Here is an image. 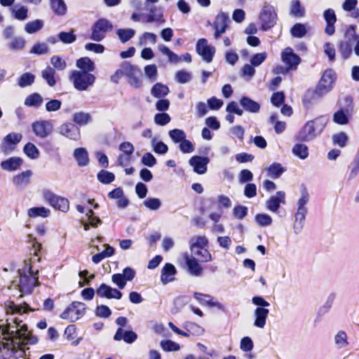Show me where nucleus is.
Instances as JSON below:
<instances>
[{"instance_id": "obj_1", "label": "nucleus", "mask_w": 359, "mask_h": 359, "mask_svg": "<svg viewBox=\"0 0 359 359\" xmlns=\"http://www.w3.org/2000/svg\"><path fill=\"white\" fill-rule=\"evenodd\" d=\"M19 283L16 285L20 294V298L24 294H31L34 287L39 285L38 280V271L34 272L30 261L25 260L22 268L18 269Z\"/></svg>"}, {"instance_id": "obj_2", "label": "nucleus", "mask_w": 359, "mask_h": 359, "mask_svg": "<svg viewBox=\"0 0 359 359\" xmlns=\"http://www.w3.org/2000/svg\"><path fill=\"white\" fill-rule=\"evenodd\" d=\"M328 121L327 116H320L307 121L295 135V139L302 142L313 141L322 133Z\"/></svg>"}, {"instance_id": "obj_3", "label": "nucleus", "mask_w": 359, "mask_h": 359, "mask_svg": "<svg viewBox=\"0 0 359 359\" xmlns=\"http://www.w3.org/2000/svg\"><path fill=\"white\" fill-rule=\"evenodd\" d=\"M336 80L335 72L332 69H327L324 72L315 91L309 90L305 95L304 100L310 96L316 95L322 97L327 94L333 88Z\"/></svg>"}, {"instance_id": "obj_4", "label": "nucleus", "mask_w": 359, "mask_h": 359, "mask_svg": "<svg viewBox=\"0 0 359 359\" xmlns=\"http://www.w3.org/2000/svg\"><path fill=\"white\" fill-rule=\"evenodd\" d=\"M95 76L92 73L83 71L74 70L69 76L75 89L79 91H85L93 86L95 81Z\"/></svg>"}, {"instance_id": "obj_5", "label": "nucleus", "mask_w": 359, "mask_h": 359, "mask_svg": "<svg viewBox=\"0 0 359 359\" xmlns=\"http://www.w3.org/2000/svg\"><path fill=\"white\" fill-rule=\"evenodd\" d=\"M353 109V99L346 96L339 102V109L333 114V121L338 125H346L349 122Z\"/></svg>"}, {"instance_id": "obj_6", "label": "nucleus", "mask_w": 359, "mask_h": 359, "mask_svg": "<svg viewBox=\"0 0 359 359\" xmlns=\"http://www.w3.org/2000/svg\"><path fill=\"white\" fill-rule=\"evenodd\" d=\"M42 196L43 199L55 209L63 212L69 210V202L67 198L55 194L49 189H43Z\"/></svg>"}, {"instance_id": "obj_7", "label": "nucleus", "mask_w": 359, "mask_h": 359, "mask_svg": "<svg viewBox=\"0 0 359 359\" xmlns=\"http://www.w3.org/2000/svg\"><path fill=\"white\" fill-rule=\"evenodd\" d=\"M259 20L261 22V29L263 31H266L274 27L277 20V14L274 7L265 4L260 11Z\"/></svg>"}, {"instance_id": "obj_8", "label": "nucleus", "mask_w": 359, "mask_h": 359, "mask_svg": "<svg viewBox=\"0 0 359 359\" xmlns=\"http://www.w3.org/2000/svg\"><path fill=\"white\" fill-rule=\"evenodd\" d=\"M112 29L113 25L109 20L99 19L92 27L90 39L95 41H101L105 38L107 33Z\"/></svg>"}, {"instance_id": "obj_9", "label": "nucleus", "mask_w": 359, "mask_h": 359, "mask_svg": "<svg viewBox=\"0 0 359 359\" xmlns=\"http://www.w3.org/2000/svg\"><path fill=\"white\" fill-rule=\"evenodd\" d=\"M86 311V305L80 302H73L60 316L62 319L75 322L80 319Z\"/></svg>"}, {"instance_id": "obj_10", "label": "nucleus", "mask_w": 359, "mask_h": 359, "mask_svg": "<svg viewBox=\"0 0 359 359\" xmlns=\"http://www.w3.org/2000/svg\"><path fill=\"white\" fill-rule=\"evenodd\" d=\"M123 70L124 76L127 77L128 82L132 87L140 88L142 86L141 71L137 67L128 62H124Z\"/></svg>"}, {"instance_id": "obj_11", "label": "nucleus", "mask_w": 359, "mask_h": 359, "mask_svg": "<svg viewBox=\"0 0 359 359\" xmlns=\"http://www.w3.org/2000/svg\"><path fill=\"white\" fill-rule=\"evenodd\" d=\"M196 49L197 53L202 57L204 61L208 63L212 62L215 53V48L213 46H209L205 39H200L198 41Z\"/></svg>"}, {"instance_id": "obj_12", "label": "nucleus", "mask_w": 359, "mask_h": 359, "mask_svg": "<svg viewBox=\"0 0 359 359\" xmlns=\"http://www.w3.org/2000/svg\"><path fill=\"white\" fill-rule=\"evenodd\" d=\"M22 138V135L20 133H11L8 134L5 136L1 144V151L6 154L11 153Z\"/></svg>"}, {"instance_id": "obj_13", "label": "nucleus", "mask_w": 359, "mask_h": 359, "mask_svg": "<svg viewBox=\"0 0 359 359\" xmlns=\"http://www.w3.org/2000/svg\"><path fill=\"white\" fill-rule=\"evenodd\" d=\"M281 60L287 67V70L295 69L301 61L299 56L290 47L285 48L282 52Z\"/></svg>"}, {"instance_id": "obj_14", "label": "nucleus", "mask_w": 359, "mask_h": 359, "mask_svg": "<svg viewBox=\"0 0 359 359\" xmlns=\"http://www.w3.org/2000/svg\"><path fill=\"white\" fill-rule=\"evenodd\" d=\"M32 130L36 136L41 138H46L53 131V125L48 121H37L32 125Z\"/></svg>"}, {"instance_id": "obj_15", "label": "nucleus", "mask_w": 359, "mask_h": 359, "mask_svg": "<svg viewBox=\"0 0 359 359\" xmlns=\"http://www.w3.org/2000/svg\"><path fill=\"white\" fill-rule=\"evenodd\" d=\"M96 294L101 298L121 299L123 294L121 291L102 283L96 290Z\"/></svg>"}, {"instance_id": "obj_16", "label": "nucleus", "mask_w": 359, "mask_h": 359, "mask_svg": "<svg viewBox=\"0 0 359 359\" xmlns=\"http://www.w3.org/2000/svg\"><path fill=\"white\" fill-rule=\"evenodd\" d=\"M228 20V14L224 12H220L219 13L217 14L213 25V27L215 29L214 36L215 39H219L221 34L226 32Z\"/></svg>"}, {"instance_id": "obj_17", "label": "nucleus", "mask_w": 359, "mask_h": 359, "mask_svg": "<svg viewBox=\"0 0 359 359\" xmlns=\"http://www.w3.org/2000/svg\"><path fill=\"white\" fill-rule=\"evenodd\" d=\"M285 203V193L283 191H278L276 192V195L271 196L266 201V207L269 211L276 212L280 204L284 205Z\"/></svg>"}, {"instance_id": "obj_18", "label": "nucleus", "mask_w": 359, "mask_h": 359, "mask_svg": "<svg viewBox=\"0 0 359 359\" xmlns=\"http://www.w3.org/2000/svg\"><path fill=\"white\" fill-rule=\"evenodd\" d=\"M189 162L195 172L203 175L207 172V165L210 159L206 156H194L189 159Z\"/></svg>"}, {"instance_id": "obj_19", "label": "nucleus", "mask_w": 359, "mask_h": 359, "mask_svg": "<svg viewBox=\"0 0 359 359\" xmlns=\"http://www.w3.org/2000/svg\"><path fill=\"white\" fill-rule=\"evenodd\" d=\"M194 296L195 299L198 302V303L202 306L217 307L220 310L224 309V306L219 302L215 301L214 297L210 294L194 292Z\"/></svg>"}, {"instance_id": "obj_20", "label": "nucleus", "mask_w": 359, "mask_h": 359, "mask_svg": "<svg viewBox=\"0 0 359 359\" xmlns=\"http://www.w3.org/2000/svg\"><path fill=\"white\" fill-rule=\"evenodd\" d=\"M59 133L73 140H77L80 137L79 128L72 123H64L59 127Z\"/></svg>"}, {"instance_id": "obj_21", "label": "nucleus", "mask_w": 359, "mask_h": 359, "mask_svg": "<svg viewBox=\"0 0 359 359\" xmlns=\"http://www.w3.org/2000/svg\"><path fill=\"white\" fill-rule=\"evenodd\" d=\"M184 259L190 274L197 277L202 275L203 267L201 266L199 261H198L196 257L189 256L188 254H185Z\"/></svg>"}, {"instance_id": "obj_22", "label": "nucleus", "mask_w": 359, "mask_h": 359, "mask_svg": "<svg viewBox=\"0 0 359 359\" xmlns=\"http://www.w3.org/2000/svg\"><path fill=\"white\" fill-rule=\"evenodd\" d=\"M323 17L326 21V27L325 29V32L329 35L332 36L335 32V27L334 24L337 22V17L335 12L333 9L329 8L324 11Z\"/></svg>"}, {"instance_id": "obj_23", "label": "nucleus", "mask_w": 359, "mask_h": 359, "mask_svg": "<svg viewBox=\"0 0 359 359\" xmlns=\"http://www.w3.org/2000/svg\"><path fill=\"white\" fill-rule=\"evenodd\" d=\"M269 313V310L268 309L257 307L254 311V326L259 329H264Z\"/></svg>"}, {"instance_id": "obj_24", "label": "nucleus", "mask_w": 359, "mask_h": 359, "mask_svg": "<svg viewBox=\"0 0 359 359\" xmlns=\"http://www.w3.org/2000/svg\"><path fill=\"white\" fill-rule=\"evenodd\" d=\"M23 160L18 156L10 157L0 163L2 170L8 172H14L18 170L22 165Z\"/></svg>"}, {"instance_id": "obj_25", "label": "nucleus", "mask_w": 359, "mask_h": 359, "mask_svg": "<svg viewBox=\"0 0 359 359\" xmlns=\"http://www.w3.org/2000/svg\"><path fill=\"white\" fill-rule=\"evenodd\" d=\"M306 213V208L297 207V212L294 215L295 219L293 225V229L295 234L299 233L303 229Z\"/></svg>"}, {"instance_id": "obj_26", "label": "nucleus", "mask_w": 359, "mask_h": 359, "mask_svg": "<svg viewBox=\"0 0 359 359\" xmlns=\"http://www.w3.org/2000/svg\"><path fill=\"white\" fill-rule=\"evenodd\" d=\"M32 175V171L27 170L22 172L21 173L15 175L12 182L14 186L18 188H23L27 186L30 183L31 177Z\"/></svg>"}, {"instance_id": "obj_27", "label": "nucleus", "mask_w": 359, "mask_h": 359, "mask_svg": "<svg viewBox=\"0 0 359 359\" xmlns=\"http://www.w3.org/2000/svg\"><path fill=\"white\" fill-rule=\"evenodd\" d=\"M28 311H34L29 306L24 302L22 304H16L13 302L10 301L6 305V313L7 314H22L27 313Z\"/></svg>"}, {"instance_id": "obj_28", "label": "nucleus", "mask_w": 359, "mask_h": 359, "mask_svg": "<svg viewBox=\"0 0 359 359\" xmlns=\"http://www.w3.org/2000/svg\"><path fill=\"white\" fill-rule=\"evenodd\" d=\"M240 104L245 111L251 114L258 113L261 108L260 104L257 102L246 96L241 98Z\"/></svg>"}, {"instance_id": "obj_29", "label": "nucleus", "mask_w": 359, "mask_h": 359, "mask_svg": "<svg viewBox=\"0 0 359 359\" xmlns=\"http://www.w3.org/2000/svg\"><path fill=\"white\" fill-rule=\"evenodd\" d=\"M137 338V334L131 330H127L123 332L122 328H118L114 337V339L116 341L123 340L128 344H132Z\"/></svg>"}, {"instance_id": "obj_30", "label": "nucleus", "mask_w": 359, "mask_h": 359, "mask_svg": "<svg viewBox=\"0 0 359 359\" xmlns=\"http://www.w3.org/2000/svg\"><path fill=\"white\" fill-rule=\"evenodd\" d=\"M176 269L172 264L166 263L162 269L161 280L165 285L174 280Z\"/></svg>"}, {"instance_id": "obj_31", "label": "nucleus", "mask_w": 359, "mask_h": 359, "mask_svg": "<svg viewBox=\"0 0 359 359\" xmlns=\"http://www.w3.org/2000/svg\"><path fill=\"white\" fill-rule=\"evenodd\" d=\"M50 2V8L55 15L62 17L67 13V6L64 0H52Z\"/></svg>"}, {"instance_id": "obj_32", "label": "nucleus", "mask_w": 359, "mask_h": 359, "mask_svg": "<svg viewBox=\"0 0 359 359\" xmlns=\"http://www.w3.org/2000/svg\"><path fill=\"white\" fill-rule=\"evenodd\" d=\"M76 66L79 69L78 71H83L89 73L94 72L95 69L94 62L88 57H83L79 59L76 61Z\"/></svg>"}, {"instance_id": "obj_33", "label": "nucleus", "mask_w": 359, "mask_h": 359, "mask_svg": "<svg viewBox=\"0 0 359 359\" xmlns=\"http://www.w3.org/2000/svg\"><path fill=\"white\" fill-rule=\"evenodd\" d=\"M74 157L77 161L79 166H86L89 163L88 154L85 148L76 149L74 151Z\"/></svg>"}, {"instance_id": "obj_34", "label": "nucleus", "mask_w": 359, "mask_h": 359, "mask_svg": "<svg viewBox=\"0 0 359 359\" xmlns=\"http://www.w3.org/2000/svg\"><path fill=\"white\" fill-rule=\"evenodd\" d=\"M190 250L205 248L208 245V239L205 236H193L189 240Z\"/></svg>"}, {"instance_id": "obj_35", "label": "nucleus", "mask_w": 359, "mask_h": 359, "mask_svg": "<svg viewBox=\"0 0 359 359\" xmlns=\"http://www.w3.org/2000/svg\"><path fill=\"white\" fill-rule=\"evenodd\" d=\"M43 99L42 96L38 93H34L28 95L25 100V105L29 107L39 108L43 104Z\"/></svg>"}, {"instance_id": "obj_36", "label": "nucleus", "mask_w": 359, "mask_h": 359, "mask_svg": "<svg viewBox=\"0 0 359 359\" xmlns=\"http://www.w3.org/2000/svg\"><path fill=\"white\" fill-rule=\"evenodd\" d=\"M43 21L36 19L29 21L25 25L24 29L27 34H32L38 32L43 27Z\"/></svg>"}, {"instance_id": "obj_37", "label": "nucleus", "mask_w": 359, "mask_h": 359, "mask_svg": "<svg viewBox=\"0 0 359 359\" xmlns=\"http://www.w3.org/2000/svg\"><path fill=\"white\" fill-rule=\"evenodd\" d=\"M194 257L201 262H209L212 260V255L209 250L205 248L196 249V250H191Z\"/></svg>"}, {"instance_id": "obj_38", "label": "nucleus", "mask_w": 359, "mask_h": 359, "mask_svg": "<svg viewBox=\"0 0 359 359\" xmlns=\"http://www.w3.org/2000/svg\"><path fill=\"white\" fill-rule=\"evenodd\" d=\"M292 152L294 156L302 160L306 159L309 156V148L302 143L295 144L292 147Z\"/></svg>"}, {"instance_id": "obj_39", "label": "nucleus", "mask_w": 359, "mask_h": 359, "mask_svg": "<svg viewBox=\"0 0 359 359\" xmlns=\"http://www.w3.org/2000/svg\"><path fill=\"white\" fill-rule=\"evenodd\" d=\"M120 41L123 43L128 42L135 35V31L131 28L118 29L116 32Z\"/></svg>"}, {"instance_id": "obj_40", "label": "nucleus", "mask_w": 359, "mask_h": 359, "mask_svg": "<svg viewBox=\"0 0 359 359\" xmlns=\"http://www.w3.org/2000/svg\"><path fill=\"white\" fill-rule=\"evenodd\" d=\"M55 70L51 67H46L41 72L42 78L46 80L48 85L50 87H53L56 81L55 79Z\"/></svg>"}, {"instance_id": "obj_41", "label": "nucleus", "mask_w": 359, "mask_h": 359, "mask_svg": "<svg viewBox=\"0 0 359 359\" xmlns=\"http://www.w3.org/2000/svg\"><path fill=\"white\" fill-rule=\"evenodd\" d=\"M57 37L59 41L65 44H71L76 40V35L74 29H70L69 32H60L57 34Z\"/></svg>"}, {"instance_id": "obj_42", "label": "nucleus", "mask_w": 359, "mask_h": 359, "mask_svg": "<svg viewBox=\"0 0 359 359\" xmlns=\"http://www.w3.org/2000/svg\"><path fill=\"white\" fill-rule=\"evenodd\" d=\"M23 151L30 159H37L40 156L39 149L32 142L27 143L23 147Z\"/></svg>"}, {"instance_id": "obj_43", "label": "nucleus", "mask_w": 359, "mask_h": 359, "mask_svg": "<svg viewBox=\"0 0 359 359\" xmlns=\"http://www.w3.org/2000/svg\"><path fill=\"white\" fill-rule=\"evenodd\" d=\"M50 213V210L45 207H34L28 210V216L33 218L37 217L46 218L49 216Z\"/></svg>"}, {"instance_id": "obj_44", "label": "nucleus", "mask_w": 359, "mask_h": 359, "mask_svg": "<svg viewBox=\"0 0 359 359\" xmlns=\"http://www.w3.org/2000/svg\"><path fill=\"white\" fill-rule=\"evenodd\" d=\"M169 88L161 83H156L151 88V93L155 97H162L168 95Z\"/></svg>"}, {"instance_id": "obj_45", "label": "nucleus", "mask_w": 359, "mask_h": 359, "mask_svg": "<svg viewBox=\"0 0 359 359\" xmlns=\"http://www.w3.org/2000/svg\"><path fill=\"white\" fill-rule=\"evenodd\" d=\"M144 22L152 23L156 22L158 24H164L165 20L163 18L162 11H158L156 13H148L144 16L143 20Z\"/></svg>"}, {"instance_id": "obj_46", "label": "nucleus", "mask_w": 359, "mask_h": 359, "mask_svg": "<svg viewBox=\"0 0 359 359\" xmlns=\"http://www.w3.org/2000/svg\"><path fill=\"white\" fill-rule=\"evenodd\" d=\"M35 81V76L29 72L22 74L18 79V85L20 88L32 86Z\"/></svg>"}, {"instance_id": "obj_47", "label": "nucleus", "mask_w": 359, "mask_h": 359, "mask_svg": "<svg viewBox=\"0 0 359 359\" xmlns=\"http://www.w3.org/2000/svg\"><path fill=\"white\" fill-rule=\"evenodd\" d=\"M285 169L278 163L271 164L267 168L268 175L272 178H278L284 172Z\"/></svg>"}, {"instance_id": "obj_48", "label": "nucleus", "mask_w": 359, "mask_h": 359, "mask_svg": "<svg viewBox=\"0 0 359 359\" xmlns=\"http://www.w3.org/2000/svg\"><path fill=\"white\" fill-rule=\"evenodd\" d=\"M11 15L18 20H25L28 18V8L25 6H21L19 8H13L11 11Z\"/></svg>"}, {"instance_id": "obj_49", "label": "nucleus", "mask_w": 359, "mask_h": 359, "mask_svg": "<svg viewBox=\"0 0 359 359\" xmlns=\"http://www.w3.org/2000/svg\"><path fill=\"white\" fill-rule=\"evenodd\" d=\"M158 50L161 53H163V55H165L168 57V61L170 63L177 64L180 62V57L177 54H175V53L171 51L165 45H159Z\"/></svg>"}, {"instance_id": "obj_50", "label": "nucleus", "mask_w": 359, "mask_h": 359, "mask_svg": "<svg viewBox=\"0 0 359 359\" xmlns=\"http://www.w3.org/2000/svg\"><path fill=\"white\" fill-rule=\"evenodd\" d=\"M151 146L153 151L158 154H165L168 151V146L164 142L158 141L156 138L151 139Z\"/></svg>"}, {"instance_id": "obj_51", "label": "nucleus", "mask_w": 359, "mask_h": 359, "mask_svg": "<svg viewBox=\"0 0 359 359\" xmlns=\"http://www.w3.org/2000/svg\"><path fill=\"white\" fill-rule=\"evenodd\" d=\"M97 180L102 184H108L115 180L114 173L105 170H100L97 175Z\"/></svg>"}, {"instance_id": "obj_52", "label": "nucleus", "mask_w": 359, "mask_h": 359, "mask_svg": "<svg viewBox=\"0 0 359 359\" xmlns=\"http://www.w3.org/2000/svg\"><path fill=\"white\" fill-rule=\"evenodd\" d=\"M91 120V116L89 113L83 111L75 113L73 117V121L81 126L88 124Z\"/></svg>"}, {"instance_id": "obj_53", "label": "nucleus", "mask_w": 359, "mask_h": 359, "mask_svg": "<svg viewBox=\"0 0 359 359\" xmlns=\"http://www.w3.org/2000/svg\"><path fill=\"white\" fill-rule=\"evenodd\" d=\"M304 8L302 7L300 1L299 0L292 1L290 14L297 18H302L304 15Z\"/></svg>"}, {"instance_id": "obj_54", "label": "nucleus", "mask_w": 359, "mask_h": 359, "mask_svg": "<svg viewBox=\"0 0 359 359\" xmlns=\"http://www.w3.org/2000/svg\"><path fill=\"white\" fill-rule=\"evenodd\" d=\"M76 332V328L74 325H68L65 330V337L68 341H73L72 342V344L73 346H77L81 339V338H79L77 340L74 341V339H75Z\"/></svg>"}, {"instance_id": "obj_55", "label": "nucleus", "mask_w": 359, "mask_h": 359, "mask_svg": "<svg viewBox=\"0 0 359 359\" xmlns=\"http://www.w3.org/2000/svg\"><path fill=\"white\" fill-rule=\"evenodd\" d=\"M332 139L334 144L343 148L346 147L348 137L344 132H340L333 135Z\"/></svg>"}, {"instance_id": "obj_56", "label": "nucleus", "mask_w": 359, "mask_h": 359, "mask_svg": "<svg viewBox=\"0 0 359 359\" xmlns=\"http://www.w3.org/2000/svg\"><path fill=\"white\" fill-rule=\"evenodd\" d=\"M307 30L304 25L296 23L290 29L291 35L295 38H302L306 34Z\"/></svg>"}, {"instance_id": "obj_57", "label": "nucleus", "mask_w": 359, "mask_h": 359, "mask_svg": "<svg viewBox=\"0 0 359 359\" xmlns=\"http://www.w3.org/2000/svg\"><path fill=\"white\" fill-rule=\"evenodd\" d=\"M143 205L149 210L156 211L161 208L162 203L159 198H147L143 201Z\"/></svg>"}, {"instance_id": "obj_58", "label": "nucleus", "mask_w": 359, "mask_h": 359, "mask_svg": "<svg viewBox=\"0 0 359 359\" xmlns=\"http://www.w3.org/2000/svg\"><path fill=\"white\" fill-rule=\"evenodd\" d=\"M148 41L151 44H155L157 41V36L151 32H144L139 37L138 45L144 46Z\"/></svg>"}, {"instance_id": "obj_59", "label": "nucleus", "mask_w": 359, "mask_h": 359, "mask_svg": "<svg viewBox=\"0 0 359 359\" xmlns=\"http://www.w3.org/2000/svg\"><path fill=\"white\" fill-rule=\"evenodd\" d=\"M334 343L338 348L346 347L348 344L346 332L339 331L334 337Z\"/></svg>"}, {"instance_id": "obj_60", "label": "nucleus", "mask_w": 359, "mask_h": 359, "mask_svg": "<svg viewBox=\"0 0 359 359\" xmlns=\"http://www.w3.org/2000/svg\"><path fill=\"white\" fill-rule=\"evenodd\" d=\"M169 136L175 143H180L186 138L185 133L180 129H173L169 131Z\"/></svg>"}, {"instance_id": "obj_61", "label": "nucleus", "mask_w": 359, "mask_h": 359, "mask_svg": "<svg viewBox=\"0 0 359 359\" xmlns=\"http://www.w3.org/2000/svg\"><path fill=\"white\" fill-rule=\"evenodd\" d=\"M50 63L54 67V69L62 71L67 67V63L65 60L57 55H53L50 58Z\"/></svg>"}, {"instance_id": "obj_62", "label": "nucleus", "mask_w": 359, "mask_h": 359, "mask_svg": "<svg viewBox=\"0 0 359 359\" xmlns=\"http://www.w3.org/2000/svg\"><path fill=\"white\" fill-rule=\"evenodd\" d=\"M191 73L184 70H180L175 74V79L180 83H187L191 81Z\"/></svg>"}, {"instance_id": "obj_63", "label": "nucleus", "mask_w": 359, "mask_h": 359, "mask_svg": "<svg viewBox=\"0 0 359 359\" xmlns=\"http://www.w3.org/2000/svg\"><path fill=\"white\" fill-rule=\"evenodd\" d=\"M161 347L165 351H176L180 350V345L171 340H163L160 343Z\"/></svg>"}, {"instance_id": "obj_64", "label": "nucleus", "mask_w": 359, "mask_h": 359, "mask_svg": "<svg viewBox=\"0 0 359 359\" xmlns=\"http://www.w3.org/2000/svg\"><path fill=\"white\" fill-rule=\"evenodd\" d=\"M359 173V160L353 159L348 166V179L353 180Z\"/></svg>"}]
</instances>
